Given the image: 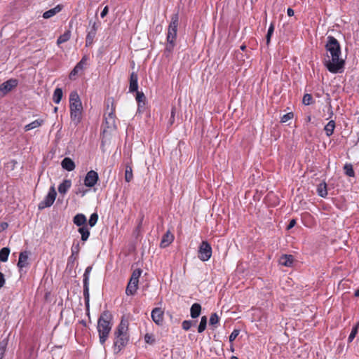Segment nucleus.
Masks as SVG:
<instances>
[{
  "mask_svg": "<svg viewBox=\"0 0 359 359\" xmlns=\"http://www.w3.org/2000/svg\"><path fill=\"white\" fill-rule=\"evenodd\" d=\"M325 46L327 53L324 60L325 66L332 73H337L344 67V61L339 57L341 54L340 46L333 36H329Z\"/></svg>",
  "mask_w": 359,
  "mask_h": 359,
  "instance_id": "nucleus-1",
  "label": "nucleus"
},
{
  "mask_svg": "<svg viewBox=\"0 0 359 359\" xmlns=\"http://www.w3.org/2000/svg\"><path fill=\"white\" fill-rule=\"evenodd\" d=\"M111 319L112 316L107 311H104L98 319L97 329L99 333L100 342L102 344H104L111 330Z\"/></svg>",
  "mask_w": 359,
  "mask_h": 359,
  "instance_id": "nucleus-2",
  "label": "nucleus"
},
{
  "mask_svg": "<svg viewBox=\"0 0 359 359\" xmlns=\"http://www.w3.org/2000/svg\"><path fill=\"white\" fill-rule=\"evenodd\" d=\"M69 108L72 122L77 126L81 121L83 107L79 96L75 91L70 93Z\"/></svg>",
  "mask_w": 359,
  "mask_h": 359,
  "instance_id": "nucleus-3",
  "label": "nucleus"
},
{
  "mask_svg": "<svg viewBox=\"0 0 359 359\" xmlns=\"http://www.w3.org/2000/svg\"><path fill=\"white\" fill-rule=\"evenodd\" d=\"M128 322L123 318L115 332L114 347L117 351H120L128 341Z\"/></svg>",
  "mask_w": 359,
  "mask_h": 359,
  "instance_id": "nucleus-4",
  "label": "nucleus"
},
{
  "mask_svg": "<svg viewBox=\"0 0 359 359\" xmlns=\"http://www.w3.org/2000/svg\"><path fill=\"white\" fill-rule=\"evenodd\" d=\"M179 22V15L175 13L172 15L171 21L168 27L166 50L171 52L175 46V41L177 36V26Z\"/></svg>",
  "mask_w": 359,
  "mask_h": 359,
  "instance_id": "nucleus-5",
  "label": "nucleus"
},
{
  "mask_svg": "<svg viewBox=\"0 0 359 359\" xmlns=\"http://www.w3.org/2000/svg\"><path fill=\"white\" fill-rule=\"evenodd\" d=\"M212 256V248L207 241H203L198 249V258L201 261H208Z\"/></svg>",
  "mask_w": 359,
  "mask_h": 359,
  "instance_id": "nucleus-6",
  "label": "nucleus"
},
{
  "mask_svg": "<svg viewBox=\"0 0 359 359\" xmlns=\"http://www.w3.org/2000/svg\"><path fill=\"white\" fill-rule=\"evenodd\" d=\"M56 191L54 187H51L50 188L49 192L48 195L45 197V198L41 201L39 204V209L42 210L45 208L50 207L54 203L56 198Z\"/></svg>",
  "mask_w": 359,
  "mask_h": 359,
  "instance_id": "nucleus-7",
  "label": "nucleus"
},
{
  "mask_svg": "<svg viewBox=\"0 0 359 359\" xmlns=\"http://www.w3.org/2000/svg\"><path fill=\"white\" fill-rule=\"evenodd\" d=\"M92 269L90 266H88L83 274V295L87 305H88L89 302V276Z\"/></svg>",
  "mask_w": 359,
  "mask_h": 359,
  "instance_id": "nucleus-8",
  "label": "nucleus"
},
{
  "mask_svg": "<svg viewBox=\"0 0 359 359\" xmlns=\"http://www.w3.org/2000/svg\"><path fill=\"white\" fill-rule=\"evenodd\" d=\"M152 320L158 325H162L164 321V311L161 308H154L151 311Z\"/></svg>",
  "mask_w": 359,
  "mask_h": 359,
  "instance_id": "nucleus-9",
  "label": "nucleus"
},
{
  "mask_svg": "<svg viewBox=\"0 0 359 359\" xmlns=\"http://www.w3.org/2000/svg\"><path fill=\"white\" fill-rule=\"evenodd\" d=\"M98 179L97 172L94 170H90L88 172L86 175L84 184L88 187H93L97 183Z\"/></svg>",
  "mask_w": 359,
  "mask_h": 359,
  "instance_id": "nucleus-10",
  "label": "nucleus"
},
{
  "mask_svg": "<svg viewBox=\"0 0 359 359\" xmlns=\"http://www.w3.org/2000/svg\"><path fill=\"white\" fill-rule=\"evenodd\" d=\"M18 85V81L15 79H9L7 81L3 83L0 86V94L3 95L10 92Z\"/></svg>",
  "mask_w": 359,
  "mask_h": 359,
  "instance_id": "nucleus-11",
  "label": "nucleus"
},
{
  "mask_svg": "<svg viewBox=\"0 0 359 359\" xmlns=\"http://www.w3.org/2000/svg\"><path fill=\"white\" fill-rule=\"evenodd\" d=\"M139 279H134L130 278V281L127 285L126 292L128 295H133L138 288Z\"/></svg>",
  "mask_w": 359,
  "mask_h": 359,
  "instance_id": "nucleus-12",
  "label": "nucleus"
},
{
  "mask_svg": "<svg viewBox=\"0 0 359 359\" xmlns=\"http://www.w3.org/2000/svg\"><path fill=\"white\" fill-rule=\"evenodd\" d=\"M139 279H134L130 278V281L127 285L126 292L128 295H133L138 288Z\"/></svg>",
  "mask_w": 359,
  "mask_h": 359,
  "instance_id": "nucleus-13",
  "label": "nucleus"
},
{
  "mask_svg": "<svg viewBox=\"0 0 359 359\" xmlns=\"http://www.w3.org/2000/svg\"><path fill=\"white\" fill-rule=\"evenodd\" d=\"M139 279H134L130 278V281L127 285L126 292L128 295H133L138 288Z\"/></svg>",
  "mask_w": 359,
  "mask_h": 359,
  "instance_id": "nucleus-14",
  "label": "nucleus"
},
{
  "mask_svg": "<svg viewBox=\"0 0 359 359\" xmlns=\"http://www.w3.org/2000/svg\"><path fill=\"white\" fill-rule=\"evenodd\" d=\"M29 252L27 251H24L20 252L19 255V259L18 262V266L20 269H22L24 267H27L29 265Z\"/></svg>",
  "mask_w": 359,
  "mask_h": 359,
  "instance_id": "nucleus-15",
  "label": "nucleus"
},
{
  "mask_svg": "<svg viewBox=\"0 0 359 359\" xmlns=\"http://www.w3.org/2000/svg\"><path fill=\"white\" fill-rule=\"evenodd\" d=\"M138 76L135 72H132L130 77V86L129 90L130 92H135L137 90L138 84H137Z\"/></svg>",
  "mask_w": 359,
  "mask_h": 359,
  "instance_id": "nucleus-16",
  "label": "nucleus"
},
{
  "mask_svg": "<svg viewBox=\"0 0 359 359\" xmlns=\"http://www.w3.org/2000/svg\"><path fill=\"white\" fill-rule=\"evenodd\" d=\"M173 235L170 231H167L163 236L160 245L161 248H166L173 241Z\"/></svg>",
  "mask_w": 359,
  "mask_h": 359,
  "instance_id": "nucleus-17",
  "label": "nucleus"
},
{
  "mask_svg": "<svg viewBox=\"0 0 359 359\" xmlns=\"http://www.w3.org/2000/svg\"><path fill=\"white\" fill-rule=\"evenodd\" d=\"M61 165L67 171H72L75 168L74 162L69 157H66L62 161Z\"/></svg>",
  "mask_w": 359,
  "mask_h": 359,
  "instance_id": "nucleus-18",
  "label": "nucleus"
},
{
  "mask_svg": "<svg viewBox=\"0 0 359 359\" xmlns=\"http://www.w3.org/2000/svg\"><path fill=\"white\" fill-rule=\"evenodd\" d=\"M294 261L293 256L284 255L279 259V264L285 266H291Z\"/></svg>",
  "mask_w": 359,
  "mask_h": 359,
  "instance_id": "nucleus-19",
  "label": "nucleus"
},
{
  "mask_svg": "<svg viewBox=\"0 0 359 359\" xmlns=\"http://www.w3.org/2000/svg\"><path fill=\"white\" fill-rule=\"evenodd\" d=\"M62 8V6L61 5H57L55 8L44 12L43 14V17L45 19H48V18L54 16L59 12H60Z\"/></svg>",
  "mask_w": 359,
  "mask_h": 359,
  "instance_id": "nucleus-20",
  "label": "nucleus"
},
{
  "mask_svg": "<svg viewBox=\"0 0 359 359\" xmlns=\"http://www.w3.org/2000/svg\"><path fill=\"white\" fill-rule=\"evenodd\" d=\"M73 222L78 226L87 225V219L83 214H77L76 215H75L74 217Z\"/></svg>",
  "mask_w": 359,
  "mask_h": 359,
  "instance_id": "nucleus-21",
  "label": "nucleus"
},
{
  "mask_svg": "<svg viewBox=\"0 0 359 359\" xmlns=\"http://www.w3.org/2000/svg\"><path fill=\"white\" fill-rule=\"evenodd\" d=\"M136 92V100L138 102V111H141L142 108H143L145 105V100L146 97L143 93L140 92L138 90Z\"/></svg>",
  "mask_w": 359,
  "mask_h": 359,
  "instance_id": "nucleus-22",
  "label": "nucleus"
},
{
  "mask_svg": "<svg viewBox=\"0 0 359 359\" xmlns=\"http://www.w3.org/2000/svg\"><path fill=\"white\" fill-rule=\"evenodd\" d=\"M72 186L70 180H65L58 187V191L61 194H65Z\"/></svg>",
  "mask_w": 359,
  "mask_h": 359,
  "instance_id": "nucleus-23",
  "label": "nucleus"
},
{
  "mask_svg": "<svg viewBox=\"0 0 359 359\" xmlns=\"http://www.w3.org/2000/svg\"><path fill=\"white\" fill-rule=\"evenodd\" d=\"M201 311V306L199 304L195 303L191 307V316L193 318H196L199 316Z\"/></svg>",
  "mask_w": 359,
  "mask_h": 359,
  "instance_id": "nucleus-24",
  "label": "nucleus"
},
{
  "mask_svg": "<svg viewBox=\"0 0 359 359\" xmlns=\"http://www.w3.org/2000/svg\"><path fill=\"white\" fill-rule=\"evenodd\" d=\"M43 123V119L35 120L33 122L26 125L25 126V130L28 131V130L36 128L38 127H40Z\"/></svg>",
  "mask_w": 359,
  "mask_h": 359,
  "instance_id": "nucleus-25",
  "label": "nucleus"
},
{
  "mask_svg": "<svg viewBox=\"0 0 359 359\" xmlns=\"http://www.w3.org/2000/svg\"><path fill=\"white\" fill-rule=\"evenodd\" d=\"M317 192L320 196L323 198L327 195V184L325 182H323L318 184Z\"/></svg>",
  "mask_w": 359,
  "mask_h": 359,
  "instance_id": "nucleus-26",
  "label": "nucleus"
},
{
  "mask_svg": "<svg viewBox=\"0 0 359 359\" xmlns=\"http://www.w3.org/2000/svg\"><path fill=\"white\" fill-rule=\"evenodd\" d=\"M78 231L81 235V240L83 241H87L90 236V231L87 227V225L80 226Z\"/></svg>",
  "mask_w": 359,
  "mask_h": 359,
  "instance_id": "nucleus-27",
  "label": "nucleus"
},
{
  "mask_svg": "<svg viewBox=\"0 0 359 359\" xmlns=\"http://www.w3.org/2000/svg\"><path fill=\"white\" fill-rule=\"evenodd\" d=\"M335 128V122L333 120H331L328 122V123L325 126V131L326 135L330 137L333 134L334 130Z\"/></svg>",
  "mask_w": 359,
  "mask_h": 359,
  "instance_id": "nucleus-28",
  "label": "nucleus"
},
{
  "mask_svg": "<svg viewBox=\"0 0 359 359\" xmlns=\"http://www.w3.org/2000/svg\"><path fill=\"white\" fill-rule=\"evenodd\" d=\"M62 95L63 93L62 89L59 88H56L53 96V102L56 104H59L62 100Z\"/></svg>",
  "mask_w": 359,
  "mask_h": 359,
  "instance_id": "nucleus-29",
  "label": "nucleus"
},
{
  "mask_svg": "<svg viewBox=\"0 0 359 359\" xmlns=\"http://www.w3.org/2000/svg\"><path fill=\"white\" fill-rule=\"evenodd\" d=\"M106 122L107 124L110 126H114L115 124V115H114V109L111 107V111L108 113L107 116L105 117Z\"/></svg>",
  "mask_w": 359,
  "mask_h": 359,
  "instance_id": "nucleus-30",
  "label": "nucleus"
},
{
  "mask_svg": "<svg viewBox=\"0 0 359 359\" xmlns=\"http://www.w3.org/2000/svg\"><path fill=\"white\" fill-rule=\"evenodd\" d=\"M70 36H71V32L70 31H67L65 32L62 35H61L57 41V45H60L61 43H63L66 41H67L69 39H70Z\"/></svg>",
  "mask_w": 359,
  "mask_h": 359,
  "instance_id": "nucleus-31",
  "label": "nucleus"
},
{
  "mask_svg": "<svg viewBox=\"0 0 359 359\" xmlns=\"http://www.w3.org/2000/svg\"><path fill=\"white\" fill-rule=\"evenodd\" d=\"M10 250L8 248H3L0 250V261L5 262L8 260Z\"/></svg>",
  "mask_w": 359,
  "mask_h": 359,
  "instance_id": "nucleus-32",
  "label": "nucleus"
},
{
  "mask_svg": "<svg viewBox=\"0 0 359 359\" xmlns=\"http://www.w3.org/2000/svg\"><path fill=\"white\" fill-rule=\"evenodd\" d=\"M133 177V170L132 168L130 165L126 166V171H125V180L127 182H130Z\"/></svg>",
  "mask_w": 359,
  "mask_h": 359,
  "instance_id": "nucleus-33",
  "label": "nucleus"
},
{
  "mask_svg": "<svg viewBox=\"0 0 359 359\" xmlns=\"http://www.w3.org/2000/svg\"><path fill=\"white\" fill-rule=\"evenodd\" d=\"M95 35L96 32H95L94 30H90L88 32L86 40V43L87 46H90L93 43Z\"/></svg>",
  "mask_w": 359,
  "mask_h": 359,
  "instance_id": "nucleus-34",
  "label": "nucleus"
},
{
  "mask_svg": "<svg viewBox=\"0 0 359 359\" xmlns=\"http://www.w3.org/2000/svg\"><path fill=\"white\" fill-rule=\"evenodd\" d=\"M8 344V339H5L0 341V359H2Z\"/></svg>",
  "mask_w": 359,
  "mask_h": 359,
  "instance_id": "nucleus-35",
  "label": "nucleus"
},
{
  "mask_svg": "<svg viewBox=\"0 0 359 359\" xmlns=\"http://www.w3.org/2000/svg\"><path fill=\"white\" fill-rule=\"evenodd\" d=\"M206 325H207V317L203 316L201 319V322H200V324L198 327V332L199 333L203 332L205 330Z\"/></svg>",
  "mask_w": 359,
  "mask_h": 359,
  "instance_id": "nucleus-36",
  "label": "nucleus"
},
{
  "mask_svg": "<svg viewBox=\"0 0 359 359\" xmlns=\"http://www.w3.org/2000/svg\"><path fill=\"white\" fill-rule=\"evenodd\" d=\"M344 170L346 175L349 177H353L354 176V171L353 169V166L351 164L346 163L344 166Z\"/></svg>",
  "mask_w": 359,
  "mask_h": 359,
  "instance_id": "nucleus-37",
  "label": "nucleus"
},
{
  "mask_svg": "<svg viewBox=\"0 0 359 359\" xmlns=\"http://www.w3.org/2000/svg\"><path fill=\"white\" fill-rule=\"evenodd\" d=\"M358 328H359V322L357 323V324L353 327L352 331H351V332L348 337V342H351L353 340V339L355 338V335L358 333Z\"/></svg>",
  "mask_w": 359,
  "mask_h": 359,
  "instance_id": "nucleus-38",
  "label": "nucleus"
},
{
  "mask_svg": "<svg viewBox=\"0 0 359 359\" xmlns=\"http://www.w3.org/2000/svg\"><path fill=\"white\" fill-rule=\"evenodd\" d=\"M98 220V215L97 213H93L88 221V224L90 227H93Z\"/></svg>",
  "mask_w": 359,
  "mask_h": 359,
  "instance_id": "nucleus-39",
  "label": "nucleus"
},
{
  "mask_svg": "<svg viewBox=\"0 0 359 359\" xmlns=\"http://www.w3.org/2000/svg\"><path fill=\"white\" fill-rule=\"evenodd\" d=\"M219 323V317L217 313H212L210 318V325H215Z\"/></svg>",
  "mask_w": 359,
  "mask_h": 359,
  "instance_id": "nucleus-40",
  "label": "nucleus"
},
{
  "mask_svg": "<svg viewBox=\"0 0 359 359\" xmlns=\"http://www.w3.org/2000/svg\"><path fill=\"white\" fill-rule=\"evenodd\" d=\"M313 100V97L310 94H305L303 97L302 102L305 105H309Z\"/></svg>",
  "mask_w": 359,
  "mask_h": 359,
  "instance_id": "nucleus-41",
  "label": "nucleus"
},
{
  "mask_svg": "<svg viewBox=\"0 0 359 359\" xmlns=\"http://www.w3.org/2000/svg\"><path fill=\"white\" fill-rule=\"evenodd\" d=\"M274 31V26L273 24H271L268 29L267 34H266V43L269 44L271 40V37Z\"/></svg>",
  "mask_w": 359,
  "mask_h": 359,
  "instance_id": "nucleus-42",
  "label": "nucleus"
},
{
  "mask_svg": "<svg viewBox=\"0 0 359 359\" xmlns=\"http://www.w3.org/2000/svg\"><path fill=\"white\" fill-rule=\"evenodd\" d=\"M145 342L149 344H154L155 343V338L152 334H146L144 336Z\"/></svg>",
  "mask_w": 359,
  "mask_h": 359,
  "instance_id": "nucleus-43",
  "label": "nucleus"
},
{
  "mask_svg": "<svg viewBox=\"0 0 359 359\" xmlns=\"http://www.w3.org/2000/svg\"><path fill=\"white\" fill-rule=\"evenodd\" d=\"M294 116V114L292 112H289L285 115L283 116L281 118V122L282 123H286L289 120L292 119Z\"/></svg>",
  "mask_w": 359,
  "mask_h": 359,
  "instance_id": "nucleus-44",
  "label": "nucleus"
},
{
  "mask_svg": "<svg viewBox=\"0 0 359 359\" xmlns=\"http://www.w3.org/2000/svg\"><path fill=\"white\" fill-rule=\"evenodd\" d=\"M142 271L140 269H136L133 271L130 278H133L134 279H139L142 274Z\"/></svg>",
  "mask_w": 359,
  "mask_h": 359,
  "instance_id": "nucleus-45",
  "label": "nucleus"
},
{
  "mask_svg": "<svg viewBox=\"0 0 359 359\" xmlns=\"http://www.w3.org/2000/svg\"><path fill=\"white\" fill-rule=\"evenodd\" d=\"M86 57H83L81 59V60L79 63H77V65L75 67H76V69H79V71H80V70H82L84 68V66L86 65Z\"/></svg>",
  "mask_w": 359,
  "mask_h": 359,
  "instance_id": "nucleus-46",
  "label": "nucleus"
},
{
  "mask_svg": "<svg viewBox=\"0 0 359 359\" xmlns=\"http://www.w3.org/2000/svg\"><path fill=\"white\" fill-rule=\"evenodd\" d=\"M193 323L191 320H184L182 322V328L184 330H188L192 326Z\"/></svg>",
  "mask_w": 359,
  "mask_h": 359,
  "instance_id": "nucleus-47",
  "label": "nucleus"
},
{
  "mask_svg": "<svg viewBox=\"0 0 359 359\" xmlns=\"http://www.w3.org/2000/svg\"><path fill=\"white\" fill-rule=\"evenodd\" d=\"M175 113H176V108L175 107H172V108L171 109V116H170V118L169 121V124L170 126H172L174 123Z\"/></svg>",
  "mask_w": 359,
  "mask_h": 359,
  "instance_id": "nucleus-48",
  "label": "nucleus"
},
{
  "mask_svg": "<svg viewBox=\"0 0 359 359\" xmlns=\"http://www.w3.org/2000/svg\"><path fill=\"white\" fill-rule=\"evenodd\" d=\"M86 192H87V190L84 189H83V187H79L76 189V192H75V193H76V194H77V195H79V194H80L81 196H85V194H86Z\"/></svg>",
  "mask_w": 359,
  "mask_h": 359,
  "instance_id": "nucleus-49",
  "label": "nucleus"
},
{
  "mask_svg": "<svg viewBox=\"0 0 359 359\" xmlns=\"http://www.w3.org/2000/svg\"><path fill=\"white\" fill-rule=\"evenodd\" d=\"M238 335V330H233L231 335L229 336V341H233L236 339L237 336Z\"/></svg>",
  "mask_w": 359,
  "mask_h": 359,
  "instance_id": "nucleus-50",
  "label": "nucleus"
},
{
  "mask_svg": "<svg viewBox=\"0 0 359 359\" xmlns=\"http://www.w3.org/2000/svg\"><path fill=\"white\" fill-rule=\"evenodd\" d=\"M79 250H80V248H79V243H77L75 245H73L72 248V255L78 254L79 252Z\"/></svg>",
  "mask_w": 359,
  "mask_h": 359,
  "instance_id": "nucleus-51",
  "label": "nucleus"
},
{
  "mask_svg": "<svg viewBox=\"0 0 359 359\" xmlns=\"http://www.w3.org/2000/svg\"><path fill=\"white\" fill-rule=\"evenodd\" d=\"M79 71V69H76V67H74V68L72 70V72L69 74V78L71 79H73L74 76H75L78 74Z\"/></svg>",
  "mask_w": 359,
  "mask_h": 359,
  "instance_id": "nucleus-52",
  "label": "nucleus"
},
{
  "mask_svg": "<svg viewBox=\"0 0 359 359\" xmlns=\"http://www.w3.org/2000/svg\"><path fill=\"white\" fill-rule=\"evenodd\" d=\"M108 12H109V8L107 6H106L104 8V9L102 10V11L101 12V14H100L101 18H104L107 15Z\"/></svg>",
  "mask_w": 359,
  "mask_h": 359,
  "instance_id": "nucleus-53",
  "label": "nucleus"
},
{
  "mask_svg": "<svg viewBox=\"0 0 359 359\" xmlns=\"http://www.w3.org/2000/svg\"><path fill=\"white\" fill-rule=\"evenodd\" d=\"M4 283H5L4 276L2 273L0 272V288L4 286Z\"/></svg>",
  "mask_w": 359,
  "mask_h": 359,
  "instance_id": "nucleus-54",
  "label": "nucleus"
},
{
  "mask_svg": "<svg viewBox=\"0 0 359 359\" xmlns=\"http://www.w3.org/2000/svg\"><path fill=\"white\" fill-rule=\"evenodd\" d=\"M296 224V220L295 219H291L290 222V224H288L287 227V229H292L293 226H294V225Z\"/></svg>",
  "mask_w": 359,
  "mask_h": 359,
  "instance_id": "nucleus-55",
  "label": "nucleus"
},
{
  "mask_svg": "<svg viewBox=\"0 0 359 359\" xmlns=\"http://www.w3.org/2000/svg\"><path fill=\"white\" fill-rule=\"evenodd\" d=\"M287 13L289 16H293L294 13L292 8H287Z\"/></svg>",
  "mask_w": 359,
  "mask_h": 359,
  "instance_id": "nucleus-56",
  "label": "nucleus"
},
{
  "mask_svg": "<svg viewBox=\"0 0 359 359\" xmlns=\"http://www.w3.org/2000/svg\"><path fill=\"white\" fill-rule=\"evenodd\" d=\"M97 23L96 22H93V24L92 25V28H91L90 30H94L95 32H97Z\"/></svg>",
  "mask_w": 359,
  "mask_h": 359,
  "instance_id": "nucleus-57",
  "label": "nucleus"
},
{
  "mask_svg": "<svg viewBox=\"0 0 359 359\" xmlns=\"http://www.w3.org/2000/svg\"><path fill=\"white\" fill-rule=\"evenodd\" d=\"M355 297H359V289H358V290H355Z\"/></svg>",
  "mask_w": 359,
  "mask_h": 359,
  "instance_id": "nucleus-58",
  "label": "nucleus"
},
{
  "mask_svg": "<svg viewBox=\"0 0 359 359\" xmlns=\"http://www.w3.org/2000/svg\"><path fill=\"white\" fill-rule=\"evenodd\" d=\"M2 226H3V227L4 228L5 226H8V224H7L6 223H4V224H2Z\"/></svg>",
  "mask_w": 359,
  "mask_h": 359,
  "instance_id": "nucleus-59",
  "label": "nucleus"
},
{
  "mask_svg": "<svg viewBox=\"0 0 359 359\" xmlns=\"http://www.w3.org/2000/svg\"><path fill=\"white\" fill-rule=\"evenodd\" d=\"M231 359H238V358L237 357H236V356H232V357L231 358Z\"/></svg>",
  "mask_w": 359,
  "mask_h": 359,
  "instance_id": "nucleus-60",
  "label": "nucleus"
},
{
  "mask_svg": "<svg viewBox=\"0 0 359 359\" xmlns=\"http://www.w3.org/2000/svg\"><path fill=\"white\" fill-rule=\"evenodd\" d=\"M307 121H311V116H308V117H307Z\"/></svg>",
  "mask_w": 359,
  "mask_h": 359,
  "instance_id": "nucleus-61",
  "label": "nucleus"
},
{
  "mask_svg": "<svg viewBox=\"0 0 359 359\" xmlns=\"http://www.w3.org/2000/svg\"><path fill=\"white\" fill-rule=\"evenodd\" d=\"M245 48V46H241V49H242V50H244Z\"/></svg>",
  "mask_w": 359,
  "mask_h": 359,
  "instance_id": "nucleus-62",
  "label": "nucleus"
},
{
  "mask_svg": "<svg viewBox=\"0 0 359 359\" xmlns=\"http://www.w3.org/2000/svg\"><path fill=\"white\" fill-rule=\"evenodd\" d=\"M57 111V107L54 108V111L56 112Z\"/></svg>",
  "mask_w": 359,
  "mask_h": 359,
  "instance_id": "nucleus-63",
  "label": "nucleus"
}]
</instances>
